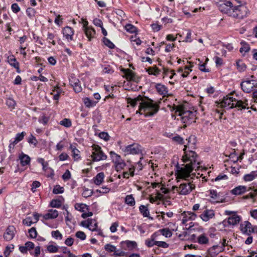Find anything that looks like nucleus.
I'll return each mask as SVG.
<instances>
[{"instance_id": "nucleus-1", "label": "nucleus", "mask_w": 257, "mask_h": 257, "mask_svg": "<svg viewBox=\"0 0 257 257\" xmlns=\"http://www.w3.org/2000/svg\"><path fill=\"white\" fill-rule=\"evenodd\" d=\"M187 147L185 146L183 149L184 155L182 157L183 161L186 163L183 168H181L179 174L181 177L188 179L191 175L190 173L194 170H198L199 168L200 162L198 159V156L196 153L192 151H186ZM192 175H195L192 174Z\"/></svg>"}, {"instance_id": "nucleus-2", "label": "nucleus", "mask_w": 257, "mask_h": 257, "mask_svg": "<svg viewBox=\"0 0 257 257\" xmlns=\"http://www.w3.org/2000/svg\"><path fill=\"white\" fill-rule=\"evenodd\" d=\"M240 3V1H237L226 15L237 19H242L246 17L248 10L245 6L241 5Z\"/></svg>"}, {"instance_id": "nucleus-3", "label": "nucleus", "mask_w": 257, "mask_h": 257, "mask_svg": "<svg viewBox=\"0 0 257 257\" xmlns=\"http://www.w3.org/2000/svg\"><path fill=\"white\" fill-rule=\"evenodd\" d=\"M171 110H175V113L181 117L184 123H190L194 121L195 118V112L188 110L185 107L179 106H174Z\"/></svg>"}, {"instance_id": "nucleus-4", "label": "nucleus", "mask_w": 257, "mask_h": 257, "mask_svg": "<svg viewBox=\"0 0 257 257\" xmlns=\"http://www.w3.org/2000/svg\"><path fill=\"white\" fill-rule=\"evenodd\" d=\"M139 107L140 110L144 111L145 116H152L158 111L159 105L150 99L149 101L141 102Z\"/></svg>"}, {"instance_id": "nucleus-5", "label": "nucleus", "mask_w": 257, "mask_h": 257, "mask_svg": "<svg viewBox=\"0 0 257 257\" xmlns=\"http://www.w3.org/2000/svg\"><path fill=\"white\" fill-rule=\"evenodd\" d=\"M179 176L181 178L184 179L186 181V182L181 183L179 187V189L177 190L179 193L181 195H186L189 194L193 189H195V186L194 184L191 183L190 181V178L192 179V177H190L188 178V179H185L181 177L180 174H179Z\"/></svg>"}, {"instance_id": "nucleus-6", "label": "nucleus", "mask_w": 257, "mask_h": 257, "mask_svg": "<svg viewBox=\"0 0 257 257\" xmlns=\"http://www.w3.org/2000/svg\"><path fill=\"white\" fill-rule=\"evenodd\" d=\"M214 1L217 4L219 11L222 13L226 14L237 0H214Z\"/></svg>"}, {"instance_id": "nucleus-7", "label": "nucleus", "mask_w": 257, "mask_h": 257, "mask_svg": "<svg viewBox=\"0 0 257 257\" xmlns=\"http://www.w3.org/2000/svg\"><path fill=\"white\" fill-rule=\"evenodd\" d=\"M92 147L93 152L91 157L93 162L105 160L107 159V156L102 152L101 148L100 146L94 145Z\"/></svg>"}, {"instance_id": "nucleus-8", "label": "nucleus", "mask_w": 257, "mask_h": 257, "mask_svg": "<svg viewBox=\"0 0 257 257\" xmlns=\"http://www.w3.org/2000/svg\"><path fill=\"white\" fill-rule=\"evenodd\" d=\"M240 229L243 234L247 235H249L252 233H257V226H253L248 221H245L240 224Z\"/></svg>"}, {"instance_id": "nucleus-9", "label": "nucleus", "mask_w": 257, "mask_h": 257, "mask_svg": "<svg viewBox=\"0 0 257 257\" xmlns=\"http://www.w3.org/2000/svg\"><path fill=\"white\" fill-rule=\"evenodd\" d=\"M110 157L112 162L114 163L116 170H121L125 166V163L121 159L120 156L113 152H110Z\"/></svg>"}, {"instance_id": "nucleus-10", "label": "nucleus", "mask_w": 257, "mask_h": 257, "mask_svg": "<svg viewBox=\"0 0 257 257\" xmlns=\"http://www.w3.org/2000/svg\"><path fill=\"white\" fill-rule=\"evenodd\" d=\"M125 155H136L142 153L141 146L138 144H133L128 145L122 149Z\"/></svg>"}, {"instance_id": "nucleus-11", "label": "nucleus", "mask_w": 257, "mask_h": 257, "mask_svg": "<svg viewBox=\"0 0 257 257\" xmlns=\"http://www.w3.org/2000/svg\"><path fill=\"white\" fill-rule=\"evenodd\" d=\"M233 105L230 106V108H236L238 110H242V109H249L248 100L245 99L244 100H237L235 99L234 100V103H232Z\"/></svg>"}, {"instance_id": "nucleus-12", "label": "nucleus", "mask_w": 257, "mask_h": 257, "mask_svg": "<svg viewBox=\"0 0 257 257\" xmlns=\"http://www.w3.org/2000/svg\"><path fill=\"white\" fill-rule=\"evenodd\" d=\"M80 225L83 227L88 228L92 231H97V223L95 220L88 219L87 220L81 221Z\"/></svg>"}, {"instance_id": "nucleus-13", "label": "nucleus", "mask_w": 257, "mask_h": 257, "mask_svg": "<svg viewBox=\"0 0 257 257\" xmlns=\"http://www.w3.org/2000/svg\"><path fill=\"white\" fill-rule=\"evenodd\" d=\"M62 34L63 37L66 39L68 42L73 40V36L74 34V30L69 26L65 27L62 29Z\"/></svg>"}, {"instance_id": "nucleus-14", "label": "nucleus", "mask_w": 257, "mask_h": 257, "mask_svg": "<svg viewBox=\"0 0 257 257\" xmlns=\"http://www.w3.org/2000/svg\"><path fill=\"white\" fill-rule=\"evenodd\" d=\"M251 190H252L251 187H247L245 186L240 185L231 190L230 192L233 195H240L244 194L246 192L249 191Z\"/></svg>"}, {"instance_id": "nucleus-15", "label": "nucleus", "mask_w": 257, "mask_h": 257, "mask_svg": "<svg viewBox=\"0 0 257 257\" xmlns=\"http://www.w3.org/2000/svg\"><path fill=\"white\" fill-rule=\"evenodd\" d=\"M182 215L183 216V219L182 220V223L183 224L187 226V222L189 220H194L197 217L196 214L192 212L184 211L183 213H182Z\"/></svg>"}, {"instance_id": "nucleus-16", "label": "nucleus", "mask_w": 257, "mask_h": 257, "mask_svg": "<svg viewBox=\"0 0 257 257\" xmlns=\"http://www.w3.org/2000/svg\"><path fill=\"white\" fill-rule=\"evenodd\" d=\"M241 89L245 93H250L254 88V83H251V81L247 80L242 81L240 83Z\"/></svg>"}, {"instance_id": "nucleus-17", "label": "nucleus", "mask_w": 257, "mask_h": 257, "mask_svg": "<svg viewBox=\"0 0 257 257\" xmlns=\"http://www.w3.org/2000/svg\"><path fill=\"white\" fill-rule=\"evenodd\" d=\"M16 228L14 226H9L4 234V238L7 241L11 240L14 237Z\"/></svg>"}, {"instance_id": "nucleus-18", "label": "nucleus", "mask_w": 257, "mask_h": 257, "mask_svg": "<svg viewBox=\"0 0 257 257\" xmlns=\"http://www.w3.org/2000/svg\"><path fill=\"white\" fill-rule=\"evenodd\" d=\"M121 71L124 74L126 79L128 81H137L138 78L132 70L129 69L122 68Z\"/></svg>"}, {"instance_id": "nucleus-19", "label": "nucleus", "mask_w": 257, "mask_h": 257, "mask_svg": "<svg viewBox=\"0 0 257 257\" xmlns=\"http://www.w3.org/2000/svg\"><path fill=\"white\" fill-rule=\"evenodd\" d=\"M235 100V98H234L229 95H226L223 97L222 101L221 102V106L222 107H228L229 109H230V106L233 105L232 103H234V100Z\"/></svg>"}, {"instance_id": "nucleus-20", "label": "nucleus", "mask_w": 257, "mask_h": 257, "mask_svg": "<svg viewBox=\"0 0 257 257\" xmlns=\"http://www.w3.org/2000/svg\"><path fill=\"white\" fill-rule=\"evenodd\" d=\"M214 212L213 210L206 209L200 215V217L204 221L206 222L214 217Z\"/></svg>"}, {"instance_id": "nucleus-21", "label": "nucleus", "mask_w": 257, "mask_h": 257, "mask_svg": "<svg viewBox=\"0 0 257 257\" xmlns=\"http://www.w3.org/2000/svg\"><path fill=\"white\" fill-rule=\"evenodd\" d=\"M83 31L89 41H91L95 37L96 32L92 27H86Z\"/></svg>"}, {"instance_id": "nucleus-22", "label": "nucleus", "mask_w": 257, "mask_h": 257, "mask_svg": "<svg viewBox=\"0 0 257 257\" xmlns=\"http://www.w3.org/2000/svg\"><path fill=\"white\" fill-rule=\"evenodd\" d=\"M155 87L157 92L163 96H165L168 94V88L164 85L161 83L156 84Z\"/></svg>"}, {"instance_id": "nucleus-23", "label": "nucleus", "mask_w": 257, "mask_h": 257, "mask_svg": "<svg viewBox=\"0 0 257 257\" xmlns=\"http://www.w3.org/2000/svg\"><path fill=\"white\" fill-rule=\"evenodd\" d=\"M241 220V217L236 213L227 218V222L229 225H235L238 223Z\"/></svg>"}, {"instance_id": "nucleus-24", "label": "nucleus", "mask_w": 257, "mask_h": 257, "mask_svg": "<svg viewBox=\"0 0 257 257\" xmlns=\"http://www.w3.org/2000/svg\"><path fill=\"white\" fill-rule=\"evenodd\" d=\"M223 250L222 247L219 245H213L208 250V253L210 255L215 257L220 252Z\"/></svg>"}, {"instance_id": "nucleus-25", "label": "nucleus", "mask_w": 257, "mask_h": 257, "mask_svg": "<svg viewBox=\"0 0 257 257\" xmlns=\"http://www.w3.org/2000/svg\"><path fill=\"white\" fill-rule=\"evenodd\" d=\"M19 159L21 162V164L22 166H25L30 164L31 158L30 157L23 153H22L19 156Z\"/></svg>"}, {"instance_id": "nucleus-26", "label": "nucleus", "mask_w": 257, "mask_h": 257, "mask_svg": "<svg viewBox=\"0 0 257 257\" xmlns=\"http://www.w3.org/2000/svg\"><path fill=\"white\" fill-rule=\"evenodd\" d=\"M58 212L56 210L50 209L49 212L44 215L43 217L45 219H54L58 217Z\"/></svg>"}, {"instance_id": "nucleus-27", "label": "nucleus", "mask_w": 257, "mask_h": 257, "mask_svg": "<svg viewBox=\"0 0 257 257\" xmlns=\"http://www.w3.org/2000/svg\"><path fill=\"white\" fill-rule=\"evenodd\" d=\"M70 148L72 151V157L75 161H78L81 159L80 152L76 149V147L74 145H71Z\"/></svg>"}, {"instance_id": "nucleus-28", "label": "nucleus", "mask_w": 257, "mask_h": 257, "mask_svg": "<svg viewBox=\"0 0 257 257\" xmlns=\"http://www.w3.org/2000/svg\"><path fill=\"white\" fill-rule=\"evenodd\" d=\"M257 177V171H251L249 174H245L243 177V179L245 182H249L253 180Z\"/></svg>"}, {"instance_id": "nucleus-29", "label": "nucleus", "mask_w": 257, "mask_h": 257, "mask_svg": "<svg viewBox=\"0 0 257 257\" xmlns=\"http://www.w3.org/2000/svg\"><path fill=\"white\" fill-rule=\"evenodd\" d=\"M104 174L103 172H100L98 173L95 177L93 178L94 183L97 185H100L104 180Z\"/></svg>"}, {"instance_id": "nucleus-30", "label": "nucleus", "mask_w": 257, "mask_h": 257, "mask_svg": "<svg viewBox=\"0 0 257 257\" xmlns=\"http://www.w3.org/2000/svg\"><path fill=\"white\" fill-rule=\"evenodd\" d=\"M8 61L9 63L13 67L16 68L17 69V72H19V63L16 60V59L14 57V56H10L8 57Z\"/></svg>"}, {"instance_id": "nucleus-31", "label": "nucleus", "mask_w": 257, "mask_h": 257, "mask_svg": "<svg viewBox=\"0 0 257 257\" xmlns=\"http://www.w3.org/2000/svg\"><path fill=\"white\" fill-rule=\"evenodd\" d=\"M83 102L86 107L90 108L94 107L97 103L96 101H93L89 97H85L83 98Z\"/></svg>"}, {"instance_id": "nucleus-32", "label": "nucleus", "mask_w": 257, "mask_h": 257, "mask_svg": "<svg viewBox=\"0 0 257 257\" xmlns=\"http://www.w3.org/2000/svg\"><path fill=\"white\" fill-rule=\"evenodd\" d=\"M139 210L144 217H147L150 219H151V220L153 219V217L149 216L150 212H149V209L147 206H146L144 205H141L139 207Z\"/></svg>"}, {"instance_id": "nucleus-33", "label": "nucleus", "mask_w": 257, "mask_h": 257, "mask_svg": "<svg viewBox=\"0 0 257 257\" xmlns=\"http://www.w3.org/2000/svg\"><path fill=\"white\" fill-rule=\"evenodd\" d=\"M250 191H251V192H250L248 195L244 196L243 198L245 199L251 198L253 199V201H254L255 198H257V188H255L253 187H252V190Z\"/></svg>"}, {"instance_id": "nucleus-34", "label": "nucleus", "mask_w": 257, "mask_h": 257, "mask_svg": "<svg viewBox=\"0 0 257 257\" xmlns=\"http://www.w3.org/2000/svg\"><path fill=\"white\" fill-rule=\"evenodd\" d=\"M148 73L150 75L158 76L161 72V70L156 66L149 67L147 70Z\"/></svg>"}, {"instance_id": "nucleus-35", "label": "nucleus", "mask_w": 257, "mask_h": 257, "mask_svg": "<svg viewBox=\"0 0 257 257\" xmlns=\"http://www.w3.org/2000/svg\"><path fill=\"white\" fill-rule=\"evenodd\" d=\"M125 203L130 206H134L135 205V200L133 195H128L125 198Z\"/></svg>"}, {"instance_id": "nucleus-36", "label": "nucleus", "mask_w": 257, "mask_h": 257, "mask_svg": "<svg viewBox=\"0 0 257 257\" xmlns=\"http://www.w3.org/2000/svg\"><path fill=\"white\" fill-rule=\"evenodd\" d=\"M208 241V238L204 234H202L197 237V242L200 244H207Z\"/></svg>"}, {"instance_id": "nucleus-37", "label": "nucleus", "mask_w": 257, "mask_h": 257, "mask_svg": "<svg viewBox=\"0 0 257 257\" xmlns=\"http://www.w3.org/2000/svg\"><path fill=\"white\" fill-rule=\"evenodd\" d=\"M121 244H125L129 249H133L137 246V243L135 241L127 240L121 242Z\"/></svg>"}, {"instance_id": "nucleus-38", "label": "nucleus", "mask_w": 257, "mask_h": 257, "mask_svg": "<svg viewBox=\"0 0 257 257\" xmlns=\"http://www.w3.org/2000/svg\"><path fill=\"white\" fill-rule=\"evenodd\" d=\"M75 208L76 210H77L81 212H84L85 211V209H88V206L84 204L76 203L75 205Z\"/></svg>"}, {"instance_id": "nucleus-39", "label": "nucleus", "mask_w": 257, "mask_h": 257, "mask_svg": "<svg viewBox=\"0 0 257 257\" xmlns=\"http://www.w3.org/2000/svg\"><path fill=\"white\" fill-rule=\"evenodd\" d=\"M210 195L211 198L213 200H215L216 202H219V195L217 193V191L214 190H209Z\"/></svg>"}, {"instance_id": "nucleus-40", "label": "nucleus", "mask_w": 257, "mask_h": 257, "mask_svg": "<svg viewBox=\"0 0 257 257\" xmlns=\"http://www.w3.org/2000/svg\"><path fill=\"white\" fill-rule=\"evenodd\" d=\"M241 47L239 49V51L240 53H246L249 51V50H250V47L248 44L244 42H241Z\"/></svg>"}, {"instance_id": "nucleus-41", "label": "nucleus", "mask_w": 257, "mask_h": 257, "mask_svg": "<svg viewBox=\"0 0 257 257\" xmlns=\"http://www.w3.org/2000/svg\"><path fill=\"white\" fill-rule=\"evenodd\" d=\"M237 69L240 72L244 71L246 69V65L241 60H238L236 62Z\"/></svg>"}, {"instance_id": "nucleus-42", "label": "nucleus", "mask_w": 257, "mask_h": 257, "mask_svg": "<svg viewBox=\"0 0 257 257\" xmlns=\"http://www.w3.org/2000/svg\"><path fill=\"white\" fill-rule=\"evenodd\" d=\"M26 133L25 132H23L21 133H18L15 137L14 143L18 144L19 142L23 140L24 136L26 135Z\"/></svg>"}, {"instance_id": "nucleus-43", "label": "nucleus", "mask_w": 257, "mask_h": 257, "mask_svg": "<svg viewBox=\"0 0 257 257\" xmlns=\"http://www.w3.org/2000/svg\"><path fill=\"white\" fill-rule=\"evenodd\" d=\"M155 234H153L151 236V239H146L145 241V244L148 247H152L154 245H156V241H155Z\"/></svg>"}, {"instance_id": "nucleus-44", "label": "nucleus", "mask_w": 257, "mask_h": 257, "mask_svg": "<svg viewBox=\"0 0 257 257\" xmlns=\"http://www.w3.org/2000/svg\"><path fill=\"white\" fill-rule=\"evenodd\" d=\"M125 29L127 32L131 33H136L137 30V29L136 27L130 24H128L125 25Z\"/></svg>"}, {"instance_id": "nucleus-45", "label": "nucleus", "mask_w": 257, "mask_h": 257, "mask_svg": "<svg viewBox=\"0 0 257 257\" xmlns=\"http://www.w3.org/2000/svg\"><path fill=\"white\" fill-rule=\"evenodd\" d=\"M55 36V35L54 34L48 32L47 38V40L54 46L56 44V42L54 41Z\"/></svg>"}, {"instance_id": "nucleus-46", "label": "nucleus", "mask_w": 257, "mask_h": 257, "mask_svg": "<svg viewBox=\"0 0 257 257\" xmlns=\"http://www.w3.org/2000/svg\"><path fill=\"white\" fill-rule=\"evenodd\" d=\"M60 124L66 127H69L72 125V122L70 119L64 118L60 121Z\"/></svg>"}, {"instance_id": "nucleus-47", "label": "nucleus", "mask_w": 257, "mask_h": 257, "mask_svg": "<svg viewBox=\"0 0 257 257\" xmlns=\"http://www.w3.org/2000/svg\"><path fill=\"white\" fill-rule=\"evenodd\" d=\"M161 234L166 237H170L172 236V233L169 228H163L159 230Z\"/></svg>"}, {"instance_id": "nucleus-48", "label": "nucleus", "mask_w": 257, "mask_h": 257, "mask_svg": "<svg viewBox=\"0 0 257 257\" xmlns=\"http://www.w3.org/2000/svg\"><path fill=\"white\" fill-rule=\"evenodd\" d=\"M62 204L61 201L59 199H53L50 205L52 207L59 208Z\"/></svg>"}, {"instance_id": "nucleus-49", "label": "nucleus", "mask_w": 257, "mask_h": 257, "mask_svg": "<svg viewBox=\"0 0 257 257\" xmlns=\"http://www.w3.org/2000/svg\"><path fill=\"white\" fill-rule=\"evenodd\" d=\"M26 13L30 19H33L36 14V11L32 8H28L26 10Z\"/></svg>"}, {"instance_id": "nucleus-50", "label": "nucleus", "mask_w": 257, "mask_h": 257, "mask_svg": "<svg viewBox=\"0 0 257 257\" xmlns=\"http://www.w3.org/2000/svg\"><path fill=\"white\" fill-rule=\"evenodd\" d=\"M103 42L104 45L110 49H113L115 47V45L113 44V43L111 42L108 39L105 37L103 38Z\"/></svg>"}, {"instance_id": "nucleus-51", "label": "nucleus", "mask_w": 257, "mask_h": 257, "mask_svg": "<svg viewBox=\"0 0 257 257\" xmlns=\"http://www.w3.org/2000/svg\"><path fill=\"white\" fill-rule=\"evenodd\" d=\"M6 104L8 107L14 108L16 105V102L12 98L9 97L6 100Z\"/></svg>"}, {"instance_id": "nucleus-52", "label": "nucleus", "mask_w": 257, "mask_h": 257, "mask_svg": "<svg viewBox=\"0 0 257 257\" xmlns=\"http://www.w3.org/2000/svg\"><path fill=\"white\" fill-rule=\"evenodd\" d=\"M29 233V237L32 238H36L37 236V232L35 227H32L28 231Z\"/></svg>"}, {"instance_id": "nucleus-53", "label": "nucleus", "mask_w": 257, "mask_h": 257, "mask_svg": "<svg viewBox=\"0 0 257 257\" xmlns=\"http://www.w3.org/2000/svg\"><path fill=\"white\" fill-rule=\"evenodd\" d=\"M51 235L53 237L56 239H62V235L59 230L52 231L51 232Z\"/></svg>"}, {"instance_id": "nucleus-54", "label": "nucleus", "mask_w": 257, "mask_h": 257, "mask_svg": "<svg viewBox=\"0 0 257 257\" xmlns=\"http://www.w3.org/2000/svg\"><path fill=\"white\" fill-rule=\"evenodd\" d=\"M73 87L74 90L76 93L80 92L82 90V88L80 85V81L76 83L75 84H74L72 86Z\"/></svg>"}, {"instance_id": "nucleus-55", "label": "nucleus", "mask_w": 257, "mask_h": 257, "mask_svg": "<svg viewBox=\"0 0 257 257\" xmlns=\"http://www.w3.org/2000/svg\"><path fill=\"white\" fill-rule=\"evenodd\" d=\"M47 250L50 253H55L58 251V247L54 245L47 246Z\"/></svg>"}, {"instance_id": "nucleus-56", "label": "nucleus", "mask_w": 257, "mask_h": 257, "mask_svg": "<svg viewBox=\"0 0 257 257\" xmlns=\"http://www.w3.org/2000/svg\"><path fill=\"white\" fill-rule=\"evenodd\" d=\"M104 249L108 252H115L116 250V247L109 243H107L105 245Z\"/></svg>"}, {"instance_id": "nucleus-57", "label": "nucleus", "mask_w": 257, "mask_h": 257, "mask_svg": "<svg viewBox=\"0 0 257 257\" xmlns=\"http://www.w3.org/2000/svg\"><path fill=\"white\" fill-rule=\"evenodd\" d=\"M99 137L104 140L105 141H107L109 140L110 137L108 135V133L104 132H102L100 133L98 135Z\"/></svg>"}, {"instance_id": "nucleus-58", "label": "nucleus", "mask_w": 257, "mask_h": 257, "mask_svg": "<svg viewBox=\"0 0 257 257\" xmlns=\"http://www.w3.org/2000/svg\"><path fill=\"white\" fill-rule=\"evenodd\" d=\"M64 192L63 187H60L59 185H56L53 189V193L55 194L62 193Z\"/></svg>"}, {"instance_id": "nucleus-59", "label": "nucleus", "mask_w": 257, "mask_h": 257, "mask_svg": "<svg viewBox=\"0 0 257 257\" xmlns=\"http://www.w3.org/2000/svg\"><path fill=\"white\" fill-rule=\"evenodd\" d=\"M75 235L77 238H80L82 240H84L86 238L85 233L81 231L76 232Z\"/></svg>"}, {"instance_id": "nucleus-60", "label": "nucleus", "mask_w": 257, "mask_h": 257, "mask_svg": "<svg viewBox=\"0 0 257 257\" xmlns=\"http://www.w3.org/2000/svg\"><path fill=\"white\" fill-rule=\"evenodd\" d=\"M172 140L179 144H183L184 143L183 139L177 135L173 137Z\"/></svg>"}, {"instance_id": "nucleus-61", "label": "nucleus", "mask_w": 257, "mask_h": 257, "mask_svg": "<svg viewBox=\"0 0 257 257\" xmlns=\"http://www.w3.org/2000/svg\"><path fill=\"white\" fill-rule=\"evenodd\" d=\"M197 60L199 62V69L200 71L204 72H209V69L205 68V63L200 64L201 61L200 60V59H198Z\"/></svg>"}, {"instance_id": "nucleus-62", "label": "nucleus", "mask_w": 257, "mask_h": 257, "mask_svg": "<svg viewBox=\"0 0 257 257\" xmlns=\"http://www.w3.org/2000/svg\"><path fill=\"white\" fill-rule=\"evenodd\" d=\"M156 245H157L159 247H161L163 248H167L169 246L168 244L166 242L162 241H156Z\"/></svg>"}, {"instance_id": "nucleus-63", "label": "nucleus", "mask_w": 257, "mask_h": 257, "mask_svg": "<svg viewBox=\"0 0 257 257\" xmlns=\"http://www.w3.org/2000/svg\"><path fill=\"white\" fill-rule=\"evenodd\" d=\"M11 8L12 11L16 14L18 13L20 11V8L19 7V5L16 3L12 4Z\"/></svg>"}, {"instance_id": "nucleus-64", "label": "nucleus", "mask_w": 257, "mask_h": 257, "mask_svg": "<svg viewBox=\"0 0 257 257\" xmlns=\"http://www.w3.org/2000/svg\"><path fill=\"white\" fill-rule=\"evenodd\" d=\"M28 142L30 144H34L35 146L37 145L38 143V141L36 140V138L33 135L30 136V137L29 139Z\"/></svg>"}]
</instances>
